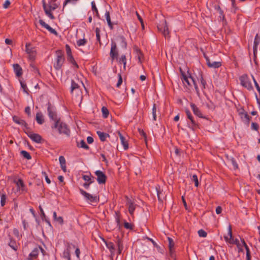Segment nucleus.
Masks as SVG:
<instances>
[{
  "label": "nucleus",
  "mask_w": 260,
  "mask_h": 260,
  "mask_svg": "<svg viewBox=\"0 0 260 260\" xmlns=\"http://www.w3.org/2000/svg\"><path fill=\"white\" fill-rule=\"evenodd\" d=\"M48 114L50 119L53 121L51 124V128L53 131L56 130L59 134L70 136V131L67 125L60 121V118L56 114L54 108L51 106L48 107Z\"/></svg>",
  "instance_id": "obj_1"
},
{
  "label": "nucleus",
  "mask_w": 260,
  "mask_h": 260,
  "mask_svg": "<svg viewBox=\"0 0 260 260\" xmlns=\"http://www.w3.org/2000/svg\"><path fill=\"white\" fill-rule=\"evenodd\" d=\"M182 81L184 84V85L186 87H190L192 85H194L195 89L197 92H199V88L198 86L193 79V78L190 75H185L184 74H182Z\"/></svg>",
  "instance_id": "obj_2"
},
{
  "label": "nucleus",
  "mask_w": 260,
  "mask_h": 260,
  "mask_svg": "<svg viewBox=\"0 0 260 260\" xmlns=\"http://www.w3.org/2000/svg\"><path fill=\"white\" fill-rule=\"evenodd\" d=\"M13 119L15 123L23 125L24 131L27 135V136L31 139L32 140V132H31V129L27 126V124L26 123V122L24 120L20 119L19 117L16 116H14L13 117Z\"/></svg>",
  "instance_id": "obj_3"
},
{
  "label": "nucleus",
  "mask_w": 260,
  "mask_h": 260,
  "mask_svg": "<svg viewBox=\"0 0 260 260\" xmlns=\"http://www.w3.org/2000/svg\"><path fill=\"white\" fill-rule=\"evenodd\" d=\"M44 9L46 14L51 19H53L54 17L51 12L55 10L57 8V5L54 2L49 3L48 6L43 5Z\"/></svg>",
  "instance_id": "obj_4"
},
{
  "label": "nucleus",
  "mask_w": 260,
  "mask_h": 260,
  "mask_svg": "<svg viewBox=\"0 0 260 260\" xmlns=\"http://www.w3.org/2000/svg\"><path fill=\"white\" fill-rule=\"evenodd\" d=\"M241 85L244 87L250 90L252 89V85L250 82V79L247 75H243L239 78Z\"/></svg>",
  "instance_id": "obj_5"
},
{
  "label": "nucleus",
  "mask_w": 260,
  "mask_h": 260,
  "mask_svg": "<svg viewBox=\"0 0 260 260\" xmlns=\"http://www.w3.org/2000/svg\"><path fill=\"white\" fill-rule=\"evenodd\" d=\"M81 194L84 197L85 199L88 203H94L99 201V198L96 196L92 195L86 192L83 189L80 190Z\"/></svg>",
  "instance_id": "obj_6"
},
{
  "label": "nucleus",
  "mask_w": 260,
  "mask_h": 260,
  "mask_svg": "<svg viewBox=\"0 0 260 260\" xmlns=\"http://www.w3.org/2000/svg\"><path fill=\"white\" fill-rule=\"evenodd\" d=\"M158 29L161 31L166 38H169V31L165 20L162 21L157 26Z\"/></svg>",
  "instance_id": "obj_7"
},
{
  "label": "nucleus",
  "mask_w": 260,
  "mask_h": 260,
  "mask_svg": "<svg viewBox=\"0 0 260 260\" xmlns=\"http://www.w3.org/2000/svg\"><path fill=\"white\" fill-rule=\"evenodd\" d=\"M206 61L208 66L209 68L216 69L218 68L221 66L220 61H215L212 58L205 56Z\"/></svg>",
  "instance_id": "obj_8"
},
{
  "label": "nucleus",
  "mask_w": 260,
  "mask_h": 260,
  "mask_svg": "<svg viewBox=\"0 0 260 260\" xmlns=\"http://www.w3.org/2000/svg\"><path fill=\"white\" fill-rule=\"evenodd\" d=\"M95 174L97 177L96 180L99 184L105 183L106 180V176L102 171L100 170L96 171Z\"/></svg>",
  "instance_id": "obj_9"
},
{
  "label": "nucleus",
  "mask_w": 260,
  "mask_h": 260,
  "mask_svg": "<svg viewBox=\"0 0 260 260\" xmlns=\"http://www.w3.org/2000/svg\"><path fill=\"white\" fill-rule=\"evenodd\" d=\"M64 62V58L62 56L58 55L56 58V62L54 64V67L56 69L59 70L61 67Z\"/></svg>",
  "instance_id": "obj_10"
},
{
  "label": "nucleus",
  "mask_w": 260,
  "mask_h": 260,
  "mask_svg": "<svg viewBox=\"0 0 260 260\" xmlns=\"http://www.w3.org/2000/svg\"><path fill=\"white\" fill-rule=\"evenodd\" d=\"M117 54L118 53L116 50V44L115 43L112 42L111 43V48L110 52V55L112 58V59H114V58H117Z\"/></svg>",
  "instance_id": "obj_11"
},
{
  "label": "nucleus",
  "mask_w": 260,
  "mask_h": 260,
  "mask_svg": "<svg viewBox=\"0 0 260 260\" xmlns=\"http://www.w3.org/2000/svg\"><path fill=\"white\" fill-rule=\"evenodd\" d=\"M25 51L28 54V58L31 60L32 56V46L30 43H26Z\"/></svg>",
  "instance_id": "obj_12"
},
{
  "label": "nucleus",
  "mask_w": 260,
  "mask_h": 260,
  "mask_svg": "<svg viewBox=\"0 0 260 260\" xmlns=\"http://www.w3.org/2000/svg\"><path fill=\"white\" fill-rule=\"evenodd\" d=\"M14 71L17 77H20L22 75V69L18 63H15L13 65Z\"/></svg>",
  "instance_id": "obj_13"
},
{
  "label": "nucleus",
  "mask_w": 260,
  "mask_h": 260,
  "mask_svg": "<svg viewBox=\"0 0 260 260\" xmlns=\"http://www.w3.org/2000/svg\"><path fill=\"white\" fill-rule=\"evenodd\" d=\"M118 135L119 136L121 144L123 145L124 149L126 150L128 147L127 141L119 132H118Z\"/></svg>",
  "instance_id": "obj_14"
},
{
  "label": "nucleus",
  "mask_w": 260,
  "mask_h": 260,
  "mask_svg": "<svg viewBox=\"0 0 260 260\" xmlns=\"http://www.w3.org/2000/svg\"><path fill=\"white\" fill-rule=\"evenodd\" d=\"M190 107L195 115L199 117H202V114L201 111L194 104H191Z\"/></svg>",
  "instance_id": "obj_15"
},
{
  "label": "nucleus",
  "mask_w": 260,
  "mask_h": 260,
  "mask_svg": "<svg viewBox=\"0 0 260 260\" xmlns=\"http://www.w3.org/2000/svg\"><path fill=\"white\" fill-rule=\"evenodd\" d=\"M239 114L243 122L246 124H248L249 122V117L247 113L245 112H241Z\"/></svg>",
  "instance_id": "obj_16"
},
{
  "label": "nucleus",
  "mask_w": 260,
  "mask_h": 260,
  "mask_svg": "<svg viewBox=\"0 0 260 260\" xmlns=\"http://www.w3.org/2000/svg\"><path fill=\"white\" fill-rule=\"evenodd\" d=\"M59 161L61 169L64 172H66V161L65 158L63 156H60L59 157Z\"/></svg>",
  "instance_id": "obj_17"
},
{
  "label": "nucleus",
  "mask_w": 260,
  "mask_h": 260,
  "mask_svg": "<svg viewBox=\"0 0 260 260\" xmlns=\"http://www.w3.org/2000/svg\"><path fill=\"white\" fill-rule=\"evenodd\" d=\"M224 240L226 242H228L230 243L231 242L233 236H232V229L231 225H229L228 227V235L224 236Z\"/></svg>",
  "instance_id": "obj_18"
},
{
  "label": "nucleus",
  "mask_w": 260,
  "mask_h": 260,
  "mask_svg": "<svg viewBox=\"0 0 260 260\" xmlns=\"http://www.w3.org/2000/svg\"><path fill=\"white\" fill-rule=\"evenodd\" d=\"M127 205L128 207V211L129 213L132 215L135 210V205L133 202L129 200L127 202Z\"/></svg>",
  "instance_id": "obj_19"
},
{
  "label": "nucleus",
  "mask_w": 260,
  "mask_h": 260,
  "mask_svg": "<svg viewBox=\"0 0 260 260\" xmlns=\"http://www.w3.org/2000/svg\"><path fill=\"white\" fill-rule=\"evenodd\" d=\"M74 91H77L78 94L81 92L80 90L79 89L78 85L76 83H75V81L72 80L71 83V93H73Z\"/></svg>",
  "instance_id": "obj_20"
},
{
  "label": "nucleus",
  "mask_w": 260,
  "mask_h": 260,
  "mask_svg": "<svg viewBox=\"0 0 260 260\" xmlns=\"http://www.w3.org/2000/svg\"><path fill=\"white\" fill-rule=\"evenodd\" d=\"M105 17L106 18V19L107 20V22L109 27L110 28V29H112L113 25L111 21L110 13L108 11L106 12V13L105 14Z\"/></svg>",
  "instance_id": "obj_21"
},
{
  "label": "nucleus",
  "mask_w": 260,
  "mask_h": 260,
  "mask_svg": "<svg viewBox=\"0 0 260 260\" xmlns=\"http://www.w3.org/2000/svg\"><path fill=\"white\" fill-rule=\"evenodd\" d=\"M97 134L102 141H105L109 135L101 131H98Z\"/></svg>",
  "instance_id": "obj_22"
},
{
  "label": "nucleus",
  "mask_w": 260,
  "mask_h": 260,
  "mask_svg": "<svg viewBox=\"0 0 260 260\" xmlns=\"http://www.w3.org/2000/svg\"><path fill=\"white\" fill-rule=\"evenodd\" d=\"M36 120L39 124H42L44 121V116H43V114L41 113H37Z\"/></svg>",
  "instance_id": "obj_23"
},
{
  "label": "nucleus",
  "mask_w": 260,
  "mask_h": 260,
  "mask_svg": "<svg viewBox=\"0 0 260 260\" xmlns=\"http://www.w3.org/2000/svg\"><path fill=\"white\" fill-rule=\"evenodd\" d=\"M83 179L85 181L89 182V183H91L93 182L94 177L92 176L90 174L88 175H84L83 176Z\"/></svg>",
  "instance_id": "obj_24"
},
{
  "label": "nucleus",
  "mask_w": 260,
  "mask_h": 260,
  "mask_svg": "<svg viewBox=\"0 0 260 260\" xmlns=\"http://www.w3.org/2000/svg\"><path fill=\"white\" fill-rule=\"evenodd\" d=\"M53 218L55 221L58 222V223H59L60 224H62L63 222V220L62 217H61V216L57 217L56 212H53Z\"/></svg>",
  "instance_id": "obj_25"
},
{
  "label": "nucleus",
  "mask_w": 260,
  "mask_h": 260,
  "mask_svg": "<svg viewBox=\"0 0 260 260\" xmlns=\"http://www.w3.org/2000/svg\"><path fill=\"white\" fill-rule=\"evenodd\" d=\"M152 118L154 121L156 120L157 113H158V110L156 107L155 104H154L152 108Z\"/></svg>",
  "instance_id": "obj_26"
},
{
  "label": "nucleus",
  "mask_w": 260,
  "mask_h": 260,
  "mask_svg": "<svg viewBox=\"0 0 260 260\" xmlns=\"http://www.w3.org/2000/svg\"><path fill=\"white\" fill-rule=\"evenodd\" d=\"M87 40H85L84 38L80 39L77 41V45L78 47L85 46Z\"/></svg>",
  "instance_id": "obj_27"
},
{
  "label": "nucleus",
  "mask_w": 260,
  "mask_h": 260,
  "mask_svg": "<svg viewBox=\"0 0 260 260\" xmlns=\"http://www.w3.org/2000/svg\"><path fill=\"white\" fill-rule=\"evenodd\" d=\"M20 154L23 157L26 158L27 159L29 160L31 159V156L30 154L26 151L22 150L20 152Z\"/></svg>",
  "instance_id": "obj_28"
},
{
  "label": "nucleus",
  "mask_w": 260,
  "mask_h": 260,
  "mask_svg": "<svg viewBox=\"0 0 260 260\" xmlns=\"http://www.w3.org/2000/svg\"><path fill=\"white\" fill-rule=\"evenodd\" d=\"M78 1V0H65L63 3V8L68 4L75 5Z\"/></svg>",
  "instance_id": "obj_29"
},
{
  "label": "nucleus",
  "mask_w": 260,
  "mask_h": 260,
  "mask_svg": "<svg viewBox=\"0 0 260 260\" xmlns=\"http://www.w3.org/2000/svg\"><path fill=\"white\" fill-rule=\"evenodd\" d=\"M119 62L121 64H123V68L124 69L125 68V66H126V59L125 55H122L121 56V57L119 60Z\"/></svg>",
  "instance_id": "obj_30"
},
{
  "label": "nucleus",
  "mask_w": 260,
  "mask_h": 260,
  "mask_svg": "<svg viewBox=\"0 0 260 260\" xmlns=\"http://www.w3.org/2000/svg\"><path fill=\"white\" fill-rule=\"evenodd\" d=\"M42 139L41 137L37 134H34V142H35L38 143H41Z\"/></svg>",
  "instance_id": "obj_31"
},
{
  "label": "nucleus",
  "mask_w": 260,
  "mask_h": 260,
  "mask_svg": "<svg viewBox=\"0 0 260 260\" xmlns=\"http://www.w3.org/2000/svg\"><path fill=\"white\" fill-rule=\"evenodd\" d=\"M91 8H92V10L93 12V13H95L96 15L98 17H99V15L98 10V9L96 7L94 1H92L91 2Z\"/></svg>",
  "instance_id": "obj_32"
},
{
  "label": "nucleus",
  "mask_w": 260,
  "mask_h": 260,
  "mask_svg": "<svg viewBox=\"0 0 260 260\" xmlns=\"http://www.w3.org/2000/svg\"><path fill=\"white\" fill-rule=\"evenodd\" d=\"M102 112L103 116L104 118H107L109 115V111L108 109L105 107H103L102 108Z\"/></svg>",
  "instance_id": "obj_33"
},
{
  "label": "nucleus",
  "mask_w": 260,
  "mask_h": 260,
  "mask_svg": "<svg viewBox=\"0 0 260 260\" xmlns=\"http://www.w3.org/2000/svg\"><path fill=\"white\" fill-rule=\"evenodd\" d=\"M191 180L194 182V185L198 187L199 184L198 176L197 175H193L191 178Z\"/></svg>",
  "instance_id": "obj_34"
},
{
  "label": "nucleus",
  "mask_w": 260,
  "mask_h": 260,
  "mask_svg": "<svg viewBox=\"0 0 260 260\" xmlns=\"http://www.w3.org/2000/svg\"><path fill=\"white\" fill-rule=\"evenodd\" d=\"M78 146L81 148H83L86 149H87L89 148V147L88 145L86 144V143L83 141L81 140L79 144H78Z\"/></svg>",
  "instance_id": "obj_35"
},
{
  "label": "nucleus",
  "mask_w": 260,
  "mask_h": 260,
  "mask_svg": "<svg viewBox=\"0 0 260 260\" xmlns=\"http://www.w3.org/2000/svg\"><path fill=\"white\" fill-rule=\"evenodd\" d=\"M9 246L12 248L14 250H17V245L16 243L14 241H11L9 244Z\"/></svg>",
  "instance_id": "obj_36"
},
{
  "label": "nucleus",
  "mask_w": 260,
  "mask_h": 260,
  "mask_svg": "<svg viewBox=\"0 0 260 260\" xmlns=\"http://www.w3.org/2000/svg\"><path fill=\"white\" fill-rule=\"evenodd\" d=\"M168 241H169V246L170 250L171 251L174 248V243L173 239L170 238H168Z\"/></svg>",
  "instance_id": "obj_37"
},
{
  "label": "nucleus",
  "mask_w": 260,
  "mask_h": 260,
  "mask_svg": "<svg viewBox=\"0 0 260 260\" xmlns=\"http://www.w3.org/2000/svg\"><path fill=\"white\" fill-rule=\"evenodd\" d=\"M6 196L5 194H2L1 195V204L2 207H3L6 204Z\"/></svg>",
  "instance_id": "obj_38"
},
{
  "label": "nucleus",
  "mask_w": 260,
  "mask_h": 260,
  "mask_svg": "<svg viewBox=\"0 0 260 260\" xmlns=\"http://www.w3.org/2000/svg\"><path fill=\"white\" fill-rule=\"evenodd\" d=\"M198 234L200 237H206L207 235V233L203 230H200L198 231Z\"/></svg>",
  "instance_id": "obj_39"
},
{
  "label": "nucleus",
  "mask_w": 260,
  "mask_h": 260,
  "mask_svg": "<svg viewBox=\"0 0 260 260\" xmlns=\"http://www.w3.org/2000/svg\"><path fill=\"white\" fill-rule=\"evenodd\" d=\"M105 243L107 247L110 250H112L114 249V244L113 243L110 242H107L105 241Z\"/></svg>",
  "instance_id": "obj_40"
},
{
  "label": "nucleus",
  "mask_w": 260,
  "mask_h": 260,
  "mask_svg": "<svg viewBox=\"0 0 260 260\" xmlns=\"http://www.w3.org/2000/svg\"><path fill=\"white\" fill-rule=\"evenodd\" d=\"M186 113L187 116V117L191 121V123L192 124H194V122L193 121V117L191 116V114L190 111L188 110H186Z\"/></svg>",
  "instance_id": "obj_41"
},
{
  "label": "nucleus",
  "mask_w": 260,
  "mask_h": 260,
  "mask_svg": "<svg viewBox=\"0 0 260 260\" xmlns=\"http://www.w3.org/2000/svg\"><path fill=\"white\" fill-rule=\"evenodd\" d=\"M20 84L23 90V91L26 93L27 94H28V89L26 86V85L21 81H20Z\"/></svg>",
  "instance_id": "obj_42"
},
{
  "label": "nucleus",
  "mask_w": 260,
  "mask_h": 260,
  "mask_svg": "<svg viewBox=\"0 0 260 260\" xmlns=\"http://www.w3.org/2000/svg\"><path fill=\"white\" fill-rule=\"evenodd\" d=\"M15 182H16V184L17 187L19 188H20V187H22L23 186V182L21 179H18Z\"/></svg>",
  "instance_id": "obj_43"
},
{
  "label": "nucleus",
  "mask_w": 260,
  "mask_h": 260,
  "mask_svg": "<svg viewBox=\"0 0 260 260\" xmlns=\"http://www.w3.org/2000/svg\"><path fill=\"white\" fill-rule=\"evenodd\" d=\"M47 29L51 33V34H52L53 35H54L55 36H57L58 35V33L57 32V31L55 30V29L52 28L51 27H50V26H49L48 27V28H47Z\"/></svg>",
  "instance_id": "obj_44"
},
{
  "label": "nucleus",
  "mask_w": 260,
  "mask_h": 260,
  "mask_svg": "<svg viewBox=\"0 0 260 260\" xmlns=\"http://www.w3.org/2000/svg\"><path fill=\"white\" fill-rule=\"evenodd\" d=\"M258 38V35L257 34L255 37L254 41V46H253L254 53L255 52L256 48L257 45L258 44V42L257 41Z\"/></svg>",
  "instance_id": "obj_45"
},
{
  "label": "nucleus",
  "mask_w": 260,
  "mask_h": 260,
  "mask_svg": "<svg viewBox=\"0 0 260 260\" xmlns=\"http://www.w3.org/2000/svg\"><path fill=\"white\" fill-rule=\"evenodd\" d=\"M100 29L99 28L96 27L95 28V34H96V40L99 42H100Z\"/></svg>",
  "instance_id": "obj_46"
},
{
  "label": "nucleus",
  "mask_w": 260,
  "mask_h": 260,
  "mask_svg": "<svg viewBox=\"0 0 260 260\" xmlns=\"http://www.w3.org/2000/svg\"><path fill=\"white\" fill-rule=\"evenodd\" d=\"M241 244L244 245V248H245L246 249V254H247L248 253H250V250H249V249L248 248V247L247 246V245H246V243L245 242L244 240H242L241 239Z\"/></svg>",
  "instance_id": "obj_47"
},
{
  "label": "nucleus",
  "mask_w": 260,
  "mask_h": 260,
  "mask_svg": "<svg viewBox=\"0 0 260 260\" xmlns=\"http://www.w3.org/2000/svg\"><path fill=\"white\" fill-rule=\"evenodd\" d=\"M25 112L29 117L31 116V109L30 107L27 106L25 108Z\"/></svg>",
  "instance_id": "obj_48"
},
{
  "label": "nucleus",
  "mask_w": 260,
  "mask_h": 260,
  "mask_svg": "<svg viewBox=\"0 0 260 260\" xmlns=\"http://www.w3.org/2000/svg\"><path fill=\"white\" fill-rule=\"evenodd\" d=\"M124 226L126 229L131 230L133 228V225H132V224L126 221L124 222Z\"/></svg>",
  "instance_id": "obj_49"
},
{
  "label": "nucleus",
  "mask_w": 260,
  "mask_h": 260,
  "mask_svg": "<svg viewBox=\"0 0 260 260\" xmlns=\"http://www.w3.org/2000/svg\"><path fill=\"white\" fill-rule=\"evenodd\" d=\"M236 245L239 249V251H243L244 245L241 244V240L240 243H236Z\"/></svg>",
  "instance_id": "obj_50"
},
{
  "label": "nucleus",
  "mask_w": 260,
  "mask_h": 260,
  "mask_svg": "<svg viewBox=\"0 0 260 260\" xmlns=\"http://www.w3.org/2000/svg\"><path fill=\"white\" fill-rule=\"evenodd\" d=\"M252 78H253V82H254V85L256 87V88L257 90V91L259 92V93L260 94V87L259 86L258 83H257V82L256 81L255 79H254V78L253 77V76H252Z\"/></svg>",
  "instance_id": "obj_51"
},
{
  "label": "nucleus",
  "mask_w": 260,
  "mask_h": 260,
  "mask_svg": "<svg viewBox=\"0 0 260 260\" xmlns=\"http://www.w3.org/2000/svg\"><path fill=\"white\" fill-rule=\"evenodd\" d=\"M137 57L139 60V62H141V58L142 57V54L139 50H137Z\"/></svg>",
  "instance_id": "obj_52"
},
{
  "label": "nucleus",
  "mask_w": 260,
  "mask_h": 260,
  "mask_svg": "<svg viewBox=\"0 0 260 260\" xmlns=\"http://www.w3.org/2000/svg\"><path fill=\"white\" fill-rule=\"evenodd\" d=\"M39 23L40 24V25L44 27V28H47L49 26L48 24H47V23H46L43 20H39Z\"/></svg>",
  "instance_id": "obj_53"
},
{
  "label": "nucleus",
  "mask_w": 260,
  "mask_h": 260,
  "mask_svg": "<svg viewBox=\"0 0 260 260\" xmlns=\"http://www.w3.org/2000/svg\"><path fill=\"white\" fill-rule=\"evenodd\" d=\"M68 56L69 60L71 62H72L77 68L78 67V65L76 63V62H75V60H74L73 57L72 55V54L71 55V56Z\"/></svg>",
  "instance_id": "obj_54"
},
{
  "label": "nucleus",
  "mask_w": 260,
  "mask_h": 260,
  "mask_svg": "<svg viewBox=\"0 0 260 260\" xmlns=\"http://www.w3.org/2000/svg\"><path fill=\"white\" fill-rule=\"evenodd\" d=\"M156 189L158 199L159 200L161 201L163 198L162 196L161 195V193L158 190V188L156 187Z\"/></svg>",
  "instance_id": "obj_55"
},
{
  "label": "nucleus",
  "mask_w": 260,
  "mask_h": 260,
  "mask_svg": "<svg viewBox=\"0 0 260 260\" xmlns=\"http://www.w3.org/2000/svg\"><path fill=\"white\" fill-rule=\"evenodd\" d=\"M10 4L11 3L9 0L6 1V2L3 5V8L5 9H7L10 5Z\"/></svg>",
  "instance_id": "obj_56"
},
{
  "label": "nucleus",
  "mask_w": 260,
  "mask_h": 260,
  "mask_svg": "<svg viewBox=\"0 0 260 260\" xmlns=\"http://www.w3.org/2000/svg\"><path fill=\"white\" fill-rule=\"evenodd\" d=\"M231 162H232V164L234 167V169H237L238 167V164H237V162H236V161L234 160V158H232L231 159Z\"/></svg>",
  "instance_id": "obj_57"
},
{
  "label": "nucleus",
  "mask_w": 260,
  "mask_h": 260,
  "mask_svg": "<svg viewBox=\"0 0 260 260\" xmlns=\"http://www.w3.org/2000/svg\"><path fill=\"white\" fill-rule=\"evenodd\" d=\"M66 51L68 56H71L72 54L71 50L69 45H66Z\"/></svg>",
  "instance_id": "obj_58"
},
{
  "label": "nucleus",
  "mask_w": 260,
  "mask_h": 260,
  "mask_svg": "<svg viewBox=\"0 0 260 260\" xmlns=\"http://www.w3.org/2000/svg\"><path fill=\"white\" fill-rule=\"evenodd\" d=\"M13 234L17 237V238H19V231L17 229H14L13 230Z\"/></svg>",
  "instance_id": "obj_59"
},
{
  "label": "nucleus",
  "mask_w": 260,
  "mask_h": 260,
  "mask_svg": "<svg viewBox=\"0 0 260 260\" xmlns=\"http://www.w3.org/2000/svg\"><path fill=\"white\" fill-rule=\"evenodd\" d=\"M43 86V84L42 82H39V83H38L35 86V89H37V88H40L42 86Z\"/></svg>",
  "instance_id": "obj_60"
},
{
  "label": "nucleus",
  "mask_w": 260,
  "mask_h": 260,
  "mask_svg": "<svg viewBox=\"0 0 260 260\" xmlns=\"http://www.w3.org/2000/svg\"><path fill=\"white\" fill-rule=\"evenodd\" d=\"M87 141L89 144H91L93 142V139L92 137L89 136L87 138Z\"/></svg>",
  "instance_id": "obj_61"
},
{
  "label": "nucleus",
  "mask_w": 260,
  "mask_h": 260,
  "mask_svg": "<svg viewBox=\"0 0 260 260\" xmlns=\"http://www.w3.org/2000/svg\"><path fill=\"white\" fill-rule=\"evenodd\" d=\"M80 249L78 248H77L75 250V254H76V256L78 258H79V257H80Z\"/></svg>",
  "instance_id": "obj_62"
},
{
  "label": "nucleus",
  "mask_w": 260,
  "mask_h": 260,
  "mask_svg": "<svg viewBox=\"0 0 260 260\" xmlns=\"http://www.w3.org/2000/svg\"><path fill=\"white\" fill-rule=\"evenodd\" d=\"M222 211V209L220 207V206H218L216 209V213L217 214H219L220 213H221Z\"/></svg>",
  "instance_id": "obj_63"
},
{
  "label": "nucleus",
  "mask_w": 260,
  "mask_h": 260,
  "mask_svg": "<svg viewBox=\"0 0 260 260\" xmlns=\"http://www.w3.org/2000/svg\"><path fill=\"white\" fill-rule=\"evenodd\" d=\"M201 83L202 85L203 88L205 87L206 81L203 79V77H201L200 79Z\"/></svg>",
  "instance_id": "obj_64"
}]
</instances>
